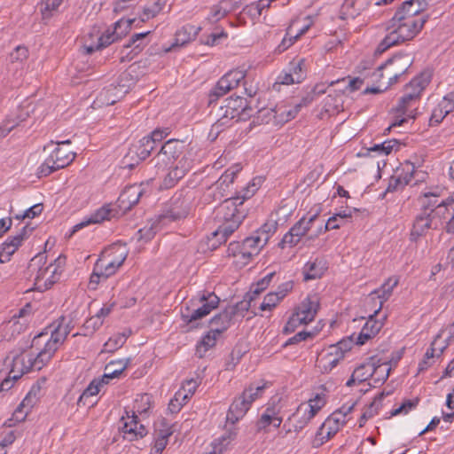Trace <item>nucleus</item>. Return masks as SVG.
Wrapping results in <instances>:
<instances>
[{"label":"nucleus","mask_w":454,"mask_h":454,"mask_svg":"<svg viewBox=\"0 0 454 454\" xmlns=\"http://www.w3.org/2000/svg\"><path fill=\"white\" fill-rule=\"evenodd\" d=\"M384 393H381L378 397H376L373 400V402L371 403V404L368 407L365 408L358 420L359 427H363L369 419H372L378 414L380 409V401Z\"/></svg>","instance_id":"50"},{"label":"nucleus","mask_w":454,"mask_h":454,"mask_svg":"<svg viewBox=\"0 0 454 454\" xmlns=\"http://www.w3.org/2000/svg\"><path fill=\"white\" fill-rule=\"evenodd\" d=\"M41 387L38 385H34L29 392L27 394L25 398L22 400L20 404L17 407L14 411V415L18 418L19 413L23 412V409H26L25 415L28 413L30 409L35 404L38 397V394L40 393Z\"/></svg>","instance_id":"43"},{"label":"nucleus","mask_w":454,"mask_h":454,"mask_svg":"<svg viewBox=\"0 0 454 454\" xmlns=\"http://www.w3.org/2000/svg\"><path fill=\"white\" fill-rule=\"evenodd\" d=\"M228 34L223 27H216L215 31L212 32L206 38H201V43L207 46H215L221 43V41L227 39Z\"/></svg>","instance_id":"58"},{"label":"nucleus","mask_w":454,"mask_h":454,"mask_svg":"<svg viewBox=\"0 0 454 454\" xmlns=\"http://www.w3.org/2000/svg\"><path fill=\"white\" fill-rule=\"evenodd\" d=\"M105 384L104 380L94 379L80 395L77 400V406H93L96 402L91 401L90 398L96 396Z\"/></svg>","instance_id":"33"},{"label":"nucleus","mask_w":454,"mask_h":454,"mask_svg":"<svg viewBox=\"0 0 454 454\" xmlns=\"http://www.w3.org/2000/svg\"><path fill=\"white\" fill-rule=\"evenodd\" d=\"M319 308V299L314 295H309L298 307L288 319L284 332L286 333L294 332L299 325H307L313 321Z\"/></svg>","instance_id":"7"},{"label":"nucleus","mask_w":454,"mask_h":454,"mask_svg":"<svg viewBox=\"0 0 454 454\" xmlns=\"http://www.w3.org/2000/svg\"><path fill=\"white\" fill-rule=\"evenodd\" d=\"M326 270L325 262L323 259L316 258L305 263L302 269L303 279L305 281L320 278Z\"/></svg>","instance_id":"35"},{"label":"nucleus","mask_w":454,"mask_h":454,"mask_svg":"<svg viewBox=\"0 0 454 454\" xmlns=\"http://www.w3.org/2000/svg\"><path fill=\"white\" fill-rule=\"evenodd\" d=\"M228 92L229 90L225 88V82L219 79L215 87L208 93V105L211 106L215 103L221 97Z\"/></svg>","instance_id":"63"},{"label":"nucleus","mask_w":454,"mask_h":454,"mask_svg":"<svg viewBox=\"0 0 454 454\" xmlns=\"http://www.w3.org/2000/svg\"><path fill=\"white\" fill-rule=\"evenodd\" d=\"M149 32L135 33L133 34L128 43L123 45V48L129 49L133 48L132 51H135L134 55L137 54L143 46L145 45V40L148 35Z\"/></svg>","instance_id":"56"},{"label":"nucleus","mask_w":454,"mask_h":454,"mask_svg":"<svg viewBox=\"0 0 454 454\" xmlns=\"http://www.w3.org/2000/svg\"><path fill=\"white\" fill-rule=\"evenodd\" d=\"M192 167L193 160L188 155H184L175 167L168 168L169 171L164 177L162 186L166 189L173 187Z\"/></svg>","instance_id":"21"},{"label":"nucleus","mask_w":454,"mask_h":454,"mask_svg":"<svg viewBox=\"0 0 454 454\" xmlns=\"http://www.w3.org/2000/svg\"><path fill=\"white\" fill-rule=\"evenodd\" d=\"M144 190L140 184H131L126 186L121 192L116 201V207L121 215H124L138 203Z\"/></svg>","instance_id":"16"},{"label":"nucleus","mask_w":454,"mask_h":454,"mask_svg":"<svg viewBox=\"0 0 454 454\" xmlns=\"http://www.w3.org/2000/svg\"><path fill=\"white\" fill-rule=\"evenodd\" d=\"M254 178L250 184L242 191L241 195L231 197L223 200L220 206L216 208L215 218L221 223L218 228L214 231V235L218 238L221 242H225L230 235H231L240 225L246 216V210L243 207L244 201L250 199L258 190L260 178L258 183Z\"/></svg>","instance_id":"2"},{"label":"nucleus","mask_w":454,"mask_h":454,"mask_svg":"<svg viewBox=\"0 0 454 454\" xmlns=\"http://www.w3.org/2000/svg\"><path fill=\"white\" fill-rule=\"evenodd\" d=\"M218 338L219 336L215 335L212 331L207 332V334L202 336L200 341H198L195 354L200 358H202L210 348L215 346Z\"/></svg>","instance_id":"46"},{"label":"nucleus","mask_w":454,"mask_h":454,"mask_svg":"<svg viewBox=\"0 0 454 454\" xmlns=\"http://www.w3.org/2000/svg\"><path fill=\"white\" fill-rule=\"evenodd\" d=\"M400 358L401 356L399 355L395 360L391 359L389 361H382L381 358L377 356H371V364L372 365V371H373L372 380L374 387L381 386L387 380L391 371L389 363L394 362L395 364Z\"/></svg>","instance_id":"24"},{"label":"nucleus","mask_w":454,"mask_h":454,"mask_svg":"<svg viewBox=\"0 0 454 454\" xmlns=\"http://www.w3.org/2000/svg\"><path fill=\"white\" fill-rule=\"evenodd\" d=\"M201 29L202 27H196L192 24L183 26L176 32L175 42L172 46H184L191 41L195 40Z\"/></svg>","instance_id":"36"},{"label":"nucleus","mask_w":454,"mask_h":454,"mask_svg":"<svg viewBox=\"0 0 454 454\" xmlns=\"http://www.w3.org/2000/svg\"><path fill=\"white\" fill-rule=\"evenodd\" d=\"M169 0H151L143 9L142 20H149L157 16L167 5Z\"/></svg>","instance_id":"49"},{"label":"nucleus","mask_w":454,"mask_h":454,"mask_svg":"<svg viewBox=\"0 0 454 454\" xmlns=\"http://www.w3.org/2000/svg\"><path fill=\"white\" fill-rule=\"evenodd\" d=\"M244 248L245 247L241 241H232L227 248V256L233 258V264L238 268L245 267L253 258L249 252Z\"/></svg>","instance_id":"30"},{"label":"nucleus","mask_w":454,"mask_h":454,"mask_svg":"<svg viewBox=\"0 0 454 454\" xmlns=\"http://www.w3.org/2000/svg\"><path fill=\"white\" fill-rule=\"evenodd\" d=\"M63 0H42L40 3V12L43 20H50L58 12Z\"/></svg>","instance_id":"51"},{"label":"nucleus","mask_w":454,"mask_h":454,"mask_svg":"<svg viewBox=\"0 0 454 454\" xmlns=\"http://www.w3.org/2000/svg\"><path fill=\"white\" fill-rule=\"evenodd\" d=\"M122 432L124 436L129 441H134L142 438L147 434L146 427L139 423L137 415L134 411H125V415H122Z\"/></svg>","instance_id":"18"},{"label":"nucleus","mask_w":454,"mask_h":454,"mask_svg":"<svg viewBox=\"0 0 454 454\" xmlns=\"http://www.w3.org/2000/svg\"><path fill=\"white\" fill-rule=\"evenodd\" d=\"M439 221L434 219L432 214L420 210L415 216L412 228L411 231V240L417 241V239L424 235L430 229H438Z\"/></svg>","instance_id":"20"},{"label":"nucleus","mask_w":454,"mask_h":454,"mask_svg":"<svg viewBox=\"0 0 454 454\" xmlns=\"http://www.w3.org/2000/svg\"><path fill=\"white\" fill-rule=\"evenodd\" d=\"M238 434V427L231 425L223 435L212 442V450L209 454H222L223 451L232 442Z\"/></svg>","instance_id":"37"},{"label":"nucleus","mask_w":454,"mask_h":454,"mask_svg":"<svg viewBox=\"0 0 454 454\" xmlns=\"http://www.w3.org/2000/svg\"><path fill=\"white\" fill-rule=\"evenodd\" d=\"M28 56V49L23 45L15 47L9 54L7 59V72L11 86L16 87L20 84Z\"/></svg>","instance_id":"13"},{"label":"nucleus","mask_w":454,"mask_h":454,"mask_svg":"<svg viewBox=\"0 0 454 454\" xmlns=\"http://www.w3.org/2000/svg\"><path fill=\"white\" fill-rule=\"evenodd\" d=\"M324 405V398L320 395H317L313 399H309L308 403L300 404L299 412L305 409L309 413H310V416L315 417Z\"/></svg>","instance_id":"57"},{"label":"nucleus","mask_w":454,"mask_h":454,"mask_svg":"<svg viewBox=\"0 0 454 454\" xmlns=\"http://www.w3.org/2000/svg\"><path fill=\"white\" fill-rule=\"evenodd\" d=\"M340 83L344 84L342 88L328 92V95L326 97V105L331 106L332 104L330 103V100H334L333 106L337 108L339 103L341 101V98L345 90H349L350 92L358 90L364 83V79L360 77H355L349 79V81L347 82L346 78H341L331 82L329 83V86H335Z\"/></svg>","instance_id":"19"},{"label":"nucleus","mask_w":454,"mask_h":454,"mask_svg":"<svg viewBox=\"0 0 454 454\" xmlns=\"http://www.w3.org/2000/svg\"><path fill=\"white\" fill-rule=\"evenodd\" d=\"M220 299L213 292L204 291L200 294L198 302L200 303L199 309L207 316L213 309H216L219 305Z\"/></svg>","instance_id":"40"},{"label":"nucleus","mask_w":454,"mask_h":454,"mask_svg":"<svg viewBox=\"0 0 454 454\" xmlns=\"http://www.w3.org/2000/svg\"><path fill=\"white\" fill-rule=\"evenodd\" d=\"M192 197L189 192H178L170 200L168 207L158 215L157 223L166 225L185 218L191 209Z\"/></svg>","instance_id":"6"},{"label":"nucleus","mask_w":454,"mask_h":454,"mask_svg":"<svg viewBox=\"0 0 454 454\" xmlns=\"http://www.w3.org/2000/svg\"><path fill=\"white\" fill-rule=\"evenodd\" d=\"M399 278L395 276L388 278L384 284L380 286V288L375 291V294H378V298L380 299V305L382 307L383 302L388 300L391 296L394 288L398 285Z\"/></svg>","instance_id":"48"},{"label":"nucleus","mask_w":454,"mask_h":454,"mask_svg":"<svg viewBox=\"0 0 454 454\" xmlns=\"http://www.w3.org/2000/svg\"><path fill=\"white\" fill-rule=\"evenodd\" d=\"M127 92H128V89H125L124 85L118 84V86H114L113 84H111L110 86H108L107 88H106L104 90V91L101 93V96H103V95H105L106 97L107 95L114 96V98H107V102H106V104H108V105H113L117 100H119L121 98H122V96L124 94H126Z\"/></svg>","instance_id":"59"},{"label":"nucleus","mask_w":454,"mask_h":454,"mask_svg":"<svg viewBox=\"0 0 454 454\" xmlns=\"http://www.w3.org/2000/svg\"><path fill=\"white\" fill-rule=\"evenodd\" d=\"M200 383L201 380L198 376L183 382L181 388L177 392H182L181 395H183L184 402H188L191 399Z\"/></svg>","instance_id":"52"},{"label":"nucleus","mask_w":454,"mask_h":454,"mask_svg":"<svg viewBox=\"0 0 454 454\" xmlns=\"http://www.w3.org/2000/svg\"><path fill=\"white\" fill-rule=\"evenodd\" d=\"M234 315L235 309H225L222 312L218 313L210 320V331H212L215 335L220 336L231 326V321Z\"/></svg>","instance_id":"31"},{"label":"nucleus","mask_w":454,"mask_h":454,"mask_svg":"<svg viewBox=\"0 0 454 454\" xmlns=\"http://www.w3.org/2000/svg\"><path fill=\"white\" fill-rule=\"evenodd\" d=\"M412 62L413 59L410 55L395 56L394 60L390 64L401 67L397 70H386L388 75V85L390 86L397 82L399 77L407 72Z\"/></svg>","instance_id":"32"},{"label":"nucleus","mask_w":454,"mask_h":454,"mask_svg":"<svg viewBox=\"0 0 454 454\" xmlns=\"http://www.w3.org/2000/svg\"><path fill=\"white\" fill-rule=\"evenodd\" d=\"M130 359H119L110 361L106 365L105 373L102 376L101 380H104V382L107 384L109 382V380L119 378V376L128 367Z\"/></svg>","instance_id":"39"},{"label":"nucleus","mask_w":454,"mask_h":454,"mask_svg":"<svg viewBox=\"0 0 454 454\" xmlns=\"http://www.w3.org/2000/svg\"><path fill=\"white\" fill-rule=\"evenodd\" d=\"M262 13L260 11V8H258L255 2H253L249 4H247L243 9L242 12L238 15V20L241 21L243 19V16H247L251 20L254 21L257 20Z\"/></svg>","instance_id":"64"},{"label":"nucleus","mask_w":454,"mask_h":454,"mask_svg":"<svg viewBox=\"0 0 454 454\" xmlns=\"http://www.w3.org/2000/svg\"><path fill=\"white\" fill-rule=\"evenodd\" d=\"M436 344V340H434L432 344H431V347L427 350L425 356H424V358L422 361L419 362V367H418V370L419 372H423L425 370H427L428 367H430L432 365V362L431 360L436 356H440L443 350L446 348V345L443 346V347H441L439 348V353L438 354H435V350L436 348H434V345Z\"/></svg>","instance_id":"54"},{"label":"nucleus","mask_w":454,"mask_h":454,"mask_svg":"<svg viewBox=\"0 0 454 454\" xmlns=\"http://www.w3.org/2000/svg\"><path fill=\"white\" fill-rule=\"evenodd\" d=\"M133 20L121 19L114 23V29H107L101 35L97 37L96 43H88L87 41L83 44V49L87 54L102 50L115 41L121 39L131 27Z\"/></svg>","instance_id":"8"},{"label":"nucleus","mask_w":454,"mask_h":454,"mask_svg":"<svg viewBox=\"0 0 454 454\" xmlns=\"http://www.w3.org/2000/svg\"><path fill=\"white\" fill-rule=\"evenodd\" d=\"M434 219L439 221V226L446 222L445 230L448 233H454V193L445 200H442L432 213Z\"/></svg>","instance_id":"15"},{"label":"nucleus","mask_w":454,"mask_h":454,"mask_svg":"<svg viewBox=\"0 0 454 454\" xmlns=\"http://www.w3.org/2000/svg\"><path fill=\"white\" fill-rule=\"evenodd\" d=\"M46 364V361H41L39 351L37 354L22 352L12 357L9 373L13 379H20L31 371L41 370Z\"/></svg>","instance_id":"11"},{"label":"nucleus","mask_w":454,"mask_h":454,"mask_svg":"<svg viewBox=\"0 0 454 454\" xmlns=\"http://www.w3.org/2000/svg\"><path fill=\"white\" fill-rule=\"evenodd\" d=\"M154 149V142H153L151 138H146L144 137L137 142V144L133 145L129 149V152L125 155L124 159L127 161L129 160H135V163H128V166L132 168L136 164H138L139 161L145 160L146 158H148Z\"/></svg>","instance_id":"22"},{"label":"nucleus","mask_w":454,"mask_h":454,"mask_svg":"<svg viewBox=\"0 0 454 454\" xmlns=\"http://www.w3.org/2000/svg\"><path fill=\"white\" fill-rule=\"evenodd\" d=\"M184 149L185 145L183 141L169 139L161 146L152 161L158 170L164 171L167 168H171L175 163H177L185 155L184 153Z\"/></svg>","instance_id":"9"},{"label":"nucleus","mask_w":454,"mask_h":454,"mask_svg":"<svg viewBox=\"0 0 454 454\" xmlns=\"http://www.w3.org/2000/svg\"><path fill=\"white\" fill-rule=\"evenodd\" d=\"M245 250L248 251L252 257L259 254L261 249L267 244V238L262 239L255 231L242 241Z\"/></svg>","instance_id":"41"},{"label":"nucleus","mask_w":454,"mask_h":454,"mask_svg":"<svg viewBox=\"0 0 454 454\" xmlns=\"http://www.w3.org/2000/svg\"><path fill=\"white\" fill-rule=\"evenodd\" d=\"M245 77L246 72L244 70L234 69L226 73L220 80L225 82V88L231 91L237 88Z\"/></svg>","instance_id":"47"},{"label":"nucleus","mask_w":454,"mask_h":454,"mask_svg":"<svg viewBox=\"0 0 454 454\" xmlns=\"http://www.w3.org/2000/svg\"><path fill=\"white\" fill-rule=\"evenodd\" d=\"M103 323V320L95 315L87 319L82 325V332L74 333V336H90L102 326Z\"/></svg>","instance_id":"55"},{"label":"nucleus","mask_w":454,"mask_h":454,"mask_svg":"<svg viewBox=\"0 0 454 454\" xmlns=\"http://www.w3.org/2000/svg\"><path fill=\"white\" fill-rule=\"evenodd\" d=\"M264 389L265 384L262 386L250 384L245 387L242 393L235 397L231 403L226 415L227 422L235 425L243 419L250 410L252 403L262 395Z\"/></svg>","instance_id":"5"},{"label":"nucleus","mask_w":454,"mask_h":454,"mask_svg":"<svg viewBox=\"0 0 454 454\" xmlns=\"http://www.w3.org/2000/svg\"><path fill=\"white\" fill-rule=\"evenodd\" d=\"M347 423V419L342 418L340 413H332L331 416L322 424L326 430V438H332Z\"/></svg>","instance_id":"42"},{"label":"nucleus","mask_w":454,"mask_h":454,"mask_svg":"<svg viewBox=\"0 0 454 454\" xmlns=\"http://www.w3.org/2000/svg\"><path fill=\"white\" fill-rule=\"evenodd\" d=\"M75 158V153L70 150L56 146L51 154L38 167L39 177L48 176L51 173L67 167Z\"/></svg>","instance_id":"12"},{"label":"nucleus","mask_w":454,"mask_h":454,"mask_svg":"<svg viewBox=\"0 0 454 454\" xmlns=\"http://www.w3.org/2000/svg\"><path fill=\"white\" fill-rule=\"evenodd\" d=\"M235 175L233 170H225L217 181L207 189L205 196L210 198L212 201L222 200L224 197L228 196L230 186L233 183Z\"/></svg>","instance_id":"17"},{"label":"nucleus","mask_w":454,"mask_h":454,"mask_svg":"<svg viewBox=\"0 0 454 454\" xmlns=\"http://www.w3.org/2000/svg\"><path fill=\"white\" fill-rule=\"evenodd\" d=\"M342 342H338L335 345H331L326 353L321 356L319 364L324 372H331L340 361L343 360L347 349L342 348Z\"/></svg>","instance_id":"25"},{"label":"nucleus","mask_w":454,"mask_h":454,"mask_svg":"<svg viewBox=\"0 0 454 454\" xmlns=\"http://www.w3.org/2000/svg\"><path fill=\"white\" fill-rule=\"evenodd\" d=\"M27 232V226H24L21 231L13 237L8 238L0 247V262L2 263L10 261L11 256L16 252L25 239Z\"/></svg>","instance_id":"29"},{"label":"nucleus","mask_w":454,"mask_h":454,"mask_svg":"<svg viewBox=\"0 0 454 454\" xmlns=\"http://www.w3.org/2000/svg\"><path fill=\"white\" fill-rule=\"evenodd\" d=\"M419 101L416 100V97L411 95H403L393 111L396 113H402L410 118H416L418 114V106Z\"/></svg>","instance_id":"34"},{"label":"nucleus","mask_w":454,"mask_h":454,"mask_svg":"<svg viewBox=\"0 0 454 454\" xmlns=\"http://www.w3.org/2000/svg\"><path fill=\"white\" fill-rule=\"evenodd\" d=\"M65 263L66 257L62 255L49 263L45 252L35 255L28 264V270L35 274V288L40 292L50 289L59 280Z\"/></svg>","instance_id":"3"},{"label":"nucleus","mask_w":454,"mask_h":454,"mask_svg":"<svg viewBox=\"0 0 454 454\" xmlns=\"http://www.w3.org/2000/svg\"><path fill=\"white\" fill-rule=\"evenodd\" d=\"M289 72L294 76L296 82H301L307 75L308 66L304 58H298L293 59L289 63Z\"/></svg>","instance_id":"45"},{"label":"nucleus","mask_w":454,"mask_h":454,"mask_svg":"<svg viewBox=\"0 0 454 454\" xmlns=\"http://www.w3.org/2000/svg\"><path fill=\"white\" fill-rule=\"evenodd\" d=\"M380 310V307H379L373 313V315H371L368 318V320L365 322L364 325L363 327H367V332L370 333L372 337L376 336L380 329L383 326V322L380 320H377L375 317L378 315L379 311Z\"/></svg>","instance_id":"61"},{"label":"nucleus","mask_w":454,"mask_h":454,"mask_svg":"<svg viewBox=\"0 0 454 454\" xmlns=\"http://www.w3.org/2000/svg\"><path fill=\"white\" fill-rule=\"evenodd\" d=\"M48 329L51 332L49 337L48 331L43 332L32 340L31 348L39 349L41 361H46L47 364L53 357L59 348L64 343L67 338V332L62 331L54 321Z\"/></svg>","instance_id":"4"},{"label":"nucleus","mask_w":454,"mask_h":454,"mask_svg":"<svg viewBox=\"0 0 454 454\" xmlns=\"http://www.w3.org/2000/svg\"><path fill=\"white\" fill-rule=\"evenodd\" d=\"M439 193L436 192H426L419 197L420 210L432 214L441 200Z\"/></svg>","instance_id":"44"},{"label":"nucleus","mask_w":454,"mask_h":454,"mask_svg":"<svg viewBox=\"0 0 454 454\" xmlns=\"http://www.w3.org/2000/svg\"><path fill=\"white\" fill-rule=\"evenodd\" d=\"M119 215H121V213L115 205H104L103 207L97 209L94 213H92L87 220L75 224L73 227L72 232H76L90 223H100L106 220H110L111 218Z\"/></svg>","instance_id":"23"},{"label":"nucleus","mask_w":454,"mask_h":454,"mask_svg":"<svg viewBox=\"0 0 454 454\" xmlns=\"http://www.w3.org/2000/svg\"><path fill=\"white\" fill-rule=\"evenodd\" d=\"M182 320L187 325H191L193 322L206 317L204 313L198 308L191 309L189 307H185L181 312Z\"/></svg>","instance_id":"62"},{"label":"nucleus","mask_w":454,"mask_h":454,"mask_svg":"<svg viewBox=\"0 0 454 454\" xmlns=\"http://www.w3.org/2000/svg\"><path fill=\"white\" fill-rule=\"evenodd\" d=\"M299 412V407L296 409V411L286 419V423L284 424L283 428L285 429L291 421H294L292 425V427H288L286 429L285 433L282 431L278 432V437L284 438L286 435L292 431H294L295 433L301 432L309 423V421L314 418L313 416H310V413L307 411V410L304 409V411Z\"/></svg>","instance_id":"27"},{"label":"nucleus","mask_w":454,"mask_h":454,"mask_svg":"<svg viewBox=\"0 0 454 454\" xmlns=\"http://www.w3.org/2000/svg\"><path fill=\"white\" fill-rule=\"evenodd\" d=\"M431 79L429 71L421 72L404 87L403 94L416 97V100L420 101L422 91L430 83Z\"/></svg>","instance_id":"28"},{"label":"nucleus","mask_w":454,"mask_h":454,"mask_svg":"<svg viewBox=\"0 0 454 454\" xmlns=\"http://www.w3.org/2000/svg\"><path fill=\"white\" fill-rule=\"evenodd\" d=\"M398 145L397 140H386L381 144H376L368 149L369 153H375L378 155H388L395 146Z\"/></svg>","instance_id":"60"},{"label":"nucleus","mask_w":454,"mask_h":454,"mask_svg":"<svg viewBox=\"0 0 454 454\" xmlns=\"http://www.w3.org/2000/svg\"><path fill=\"white\" fill-rule=\"evenodd\" d=\"M240 5L239 1L220 0L208 7V12L203 20V27L214 26L224 19L229 13L237 10Z\"/></svg>","instance_id":"14"},{"label":"nucleus","mask_w":454,"mask_h":454,"mask_svg":"<svg viewBox=\"0 0 454 454\" xmlns=\"http://www.w3.org/2000/svg\"><path fill=\"white\" fill-rule=\"evenodd\" d=\"M127 255L128 253L124 247H112L102 253L96 261V270L103 274V279H107L116 273L125 262Z\"/></svg>","instance_id":"10"},{"label":"nucleus","mask_w":454,"mask_h":454,"mask_svg":"<svg viewBox=\"0 0 454 454\" xmlns=\"http://www.w3.org/2000/svg\"><path fill=\"white\" fill-rule=\"evenodd\" d=\"M428 18L429 15L423 12V7L414 9L411 2H403L387 22V34L379 43L378 51L383 52L392 46L411 41L421 32Z\"/></svg>","instance_id":"1"},{"label":"nucleus","mask_w":454,"mask_h":454,"mask_svg":"<svg viewBox=\"0 0 454 454\" xmlns=\"http://www.w3.org/2000/svg\"><path fill=\"white\" fill-rule=\"evenodd\" d=\"M302 222H297L283 237L278 246L281 248L286 247H293L296 246L301 239L305 236L304 229H302Z\"/></svg>","instance_id":"38"},{"label":"nucleus","mask_w":454,"mask_h":454,"mask_svg":"<svg viewBox=\"0 0 454 454\" xmlns=\"http://www.w3.org/2000/svg\"><path fill=\"white\" fill-rule=\"evenodd\" d=\"M370 4V0H344L340 10V19L355 20L367 11Z\"/></svg>","instance_id":"26"},{"label":"nucleus","mask_w":454,"mask_h":454,"mask_svg":"<svg viewBox=\"0 0 454 454\" xmlns=\"http://www.w3.org/2000/svg\"><path fill=\"white\" fill-rule=\"evenodd\" d=\"M371 357H369L364 363L361 364L354 370L353 378L356 379L358 383H362L368 379H372V375H373Z\"/></svg>","instance_id":"53"}]
</instances>
